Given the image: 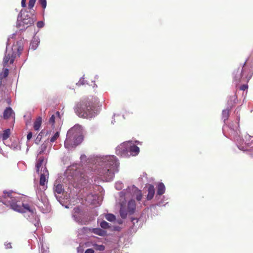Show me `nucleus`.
<instances>
[{
    "label": "nucleus",
    "mask_w": 253,
    "mask_h": 253,
    "mask_svg": "<svg viewBox=\"0 0 253 253\" xmlns=\"http://www.w3.org/2000/svg\"><path fill=\"white\" fill-rule=\"evenodd\" d=\"M99 101L97 98H84L78 102L74 108L76 114L83 118H91L97 114Z\"/></svg>",
    "instance_id": "obj_1"
},
{
    "label": "nucleus",
    "mask_w": 253,
    "mask_h": 253,
    "mask_svg": "<svg viewBox=\"0 0 253 253\" xmlns=\"http://www.w3.org/2000/svg\"><path fill=\"white\" fill-rule=\"evenodd\" d=\"M119 163L114 156H109L104 159L101 167L98 169V174L105 181L113 180L115 172L118 171Z\"/></svg>",
    "instance_id": "obj_2"
},
{
    "label": "nucleus",
    "mask_w": 253,
    "mask_h": 253,
    "mask_svg": "<svg viewBox=\"0 0 253 253\" xmlns=\"http://www.w3.org/2000/svg\"><path fill=\"white\" fill-rule=\"evenodd\" d=\"M12 193L3 192V194L1 196V201L2 203L10 206V208L18 212L25 213L27 211L30 212L32 213H34L35 209L32 207L29 204L21 203L17 199L12 196Z\"/></svg>",
    "instance_id": "obj_3"
},
{
    "label": "nucleus",
    "mask_w": 253,
    "mask_h": 253,
    "mask_svg": "<svg viewBox=\"0 0 253 253\" xmlns=\"http://www.w3.org/2000/svg\"><path fill=\"white\" fill-rule=\"evenodd\" d=\"M83 138L82 127L77 124L68 131L64 146L68 149L74 148L81 143Z\"/></svg>",
    "instance_id": "obj_4"
},
{
    "label": "nucleus",
    "mask_w": 253,
    "mask_h": 253,
    "mask_svg": "<svg viewBox=\"0 0 253 253\" xmlns=\"http://www.w3.org/2000/svg\"><path fill=\"white\" fill-rule=\"evenodd\" d=\"M238 124L235 126H232L231 125L229 126V129L230 130V135L231 137H233L234 140L237 143V146L240 150L243 151L247 150V148H245L244 146H243L244 144L245 145L250 146L251 148L253 149V142H250V140L253 136L248 134H246L244 136L245 138H241L240 136V131L238 129Z\"/></svg>",
    "instance_id": "obj_5"
},
{
    "label": "nucleus",
    "mask_w": 253,
    "mask_h": 253,
    "mask_svg": "<svg viewBox=\"0 0 253 253\" xmlns=\"http://www.w3.org/2000/svg\"><path fill=\"white\" fill-rule=\"evenodd\" d=\"M120 196L121 197H126V198L135 197L137 201H140L143 196L141 191L134 186L128 187L125 191H123L121 192Z\"/></svg>",
    "instance_id": "obj_6"
},
{
    "label": "nucleus",
    "mask_w": 253,
    "mask_h": 253,
    "mask_svg": "<svg viewBox=\"0 0 253 253\" xmlns=\"http://www.w3.org/2000/svg\"><path fill=\"white\" fill-rule=\"evenodd\" d=\"M166 187L163 183L159 182V206H165L168 204V198L166 196H162L165 193Z\"/></svg>",
    "instance_id": "obj_7"
},
{
    "label": "nucleus",
    "mask_w": 253,
    "mask_h": 253,
    "mask_svg": "<svg viewBox=\"0 0 253 253\" xmlns=\"http://www.w3.org/2000/svg\"><path fill=\"white\" fill-rule=\"evenodd\" d=\"M16 57V53L13 51L12 48L11 50L6 51L5 56L3 59V66L4 67L7 65L9 62L10 64H12Z\"/></svg>",
    "instance_id": "obj_8"
},
{
    "label": "nucleus",
    "mask_w": 253,
    "mask_h": 253,
    "mask_svg": "<svg viewBox=\"0 0 253 253\" xmlns=\"http://www.w3.org/2000/svg\"><path fill=\"white\" fill-rule=\"evenodd\" d=\"M116 154L122 157L129 156L128 143H123L118 146L116 149Z\"/></svg>",
    "instance_id": "obj_9"
},
{
    "label": "nucleus",
    "mask_w": 253,
    "mask_h": 253,
    "mask_svg": "<svg viewBox=\"0 0 253 253\" xmlns=\"http://www.w3.org/2000/svg\"><path fill=\"white\" fill-rule=\"evenodd\" d=\"M246 64V62L244 63V65ZM243 67L242 66L241 67L238 68L237 71H235L233 73L234 75V81L236 83V84L240 82L242 78V73L243 72Z\"/></svg>",
    "instance_id": "obj_10"
},
{
    "label": "nucleus",
    "mask_w": 253,
    "mask_h": 253,
    "mask_svg": "<svg viewBox=\"0 0 253 253\" xmlns=\"http://www.w3.org/2000/svg\"><path fill=\"white\" fill-rule=\"evenodd\" d=\"M139 152V148L134 145L128 143V154L129 156L131 155L133 156H136Z\"/></svg>",
    "instance_id": "obj_11"
},
{
    "label": "nucleus",
    "mask_w": 253,
    "mask_h": 253,
    "mask_svg": "<svg viewBox=\"0 0 253 253\" xmlns=\"http://www.w3.org/2000/svg\"><path fill=\"white\" fill-rule=\"evenodd\" d=\"M40 173H41L40 184L41 185L43 186L45 185L46 180V176L48 175V171L46 168L45 167L43 168L42 172V170H41Z\"/></svg>",
    "instance_id": "obj_12"
},
{
    "label": "nucleus",
    "mask_w": 253,
    "mask_h": 253,
    "mask_svg": "<svg viewBox=\"0 0 253 253\" xmlns=\"http://www.w3.org/2000/svg\"><path fill=\"white\" fill-rule=\"evenodd\" d=\"M136 208L135 201L134 200H130L128 201L127 204V211L130 214H132L134 212Z\"/></svg>",
    "instance_id": "obj_13"
},
{
    "label": "nucleus",
    "mask_w": 253,
    "mask_h": 253,
    "mask_svg": "<svg viewBox=\"0 0 253 253\" xmlns=\"http://www.w3.org/2000/svg\"><path fill=\"white\" fill-rule=\"evenodd\" d=\"M237 97L235 94H233L228 97L227 100V107L232 108L233 105L237 102Z\"/></svg>",
    "instance_id": "obj_14"
},
{
    "label": "nucleus",
    "mask_w": 253,
    "mask_h": 253,
    "mask_svg": "<svg viewBox=\"0 0 253 253\" xmlns=\"http://www.w3.org/2000/svg\"><path fill=\"white\" fill-rule=\"evenodd\" d=\"M12 115H14V113L13 112L11 108L7 107L4 111L3 118L4 119L7 120L10 118V117H11Z\"/></svg>",
    "instance_id": "obj_15"
},
{
    "label": "nucleus",
    "mask_w": 253,
    "mask_h": 253,
    "mask_svg": "<svg viewBox=\"0 0 253 253\" xmlns=\"http://www.w3.org/2000/svg\"><path fill=\"white\" fill-rule=\"evenodd\" d=\"M148 193L147 194V199L148 200H150L153 198L155 194V188L154 186L152 185H149L148 188Z\"/></svg>",
    "instance_id": "obj_16"
},
{
    "label": "nucleus",
    "mask_w": 253,
    "mask_h": 253,
    "mask_svg": "<svg viewBox=\"0 0 253 253\" xmlns=\"http://www.w3.org/2000/svg\"><path fill=\"white\" fill-rule=\"evenodd\" d=\"M42 118L41 117H39L34 123V128L35 130H38L42 125Z\"/></svg>",
    "instance_id": "obj_17"
},
{
    "label": "nucleus",
    "mask_w": 253,
    "mask_h": 253,
    "mask_svg": "<svg viewBox=\"0 0 253 253\" xmlns=\"http://www.w3.org/2000/svg\"><path fill=\"white\" fill-rule=\"evenodd\" d=\"M49 143L48 139H46L44 141V142L41 145L40 147V151L39 152V154L41 155L47 149Z\"/></svg>",
    "instance_id": "obj_18"
},
{
    "label": "nucleus",
    "mask_w": 253,
    "mask_h": 253,
    "mask_svg": "<svg viewBox=\"0 0 253 253\" xmlns=\"http://www.w3.org/2000/svg\"><path fill=\"white\" fill-rule=\"evenodd\" d=\"M127 211H126L125 209L123 202H122L121 204V208L120 210V213L121 217L123 218H126L127 214Z\"/></svg>",
    "instance_id": "obj_19"
},
{
    "label": "nucleus",
    "mask_w": 253,
    "mask_h": 253,
    "mask_svg": "<svg viewBox=\"0 0 253 253\" xmlns=\"http://www.w3.org/2000/svg\"><path fill=\"white\" fill-rule=\"evenodd\" d=\"M39 42L36 38H34L31 42L30 44V49L33 50H35L39 45Z\"/></svg>",
    "instance_id": "obj_20"
},
{
    "label": "nucleus",
    "mask_w": 253,
    "mask_h": 253,
    "mask_svg": "<svg viewBox=\"0 0 253 253\" xmlns=\"http://www.w3.org/2000/svg\"><path fill=\"white\" fill-rule=\"evenodd\" d=\"M44 161L43 157H40L37 163L36 164V171L37 173H40V168L42 166Z\"/></svg>",
    "instance_id": "obj_21"
},
{
    "label": "nucleus",
    "mask_w": 253,
    "mask_h": 253,
    "mask_svg": "<svg viewBox=\"0 0 253 253\" xmlns=\"http://www.w3.org/2000/svg\"><path fill=\"white\" fill-rule=\"evenodd\" d=\"M34 19L31 17L28 18H24L22 20V23L24 26L29 27L34 23Z\"/></svg>",
    "instance_id": "obj_22"
},
{
    "label": "nucleus",
    "mask_w": 253,
    "mask_h": 253,
    "mask_svg": "<svg viewBox=\"0 0 253 253\" xmlns=\"http://www.w3.org/2000/svg\"><path fill=\"white\" fill-rule=\"evenodd\" d=\"M231 109V108L227 107L226 109H224L222 111V119H223L224 123H225V121L227 120L229 116V111Z\"/></svg>",
    "instance_id": "obj_23"
},
{
    "label": "nucleus",
    "mask_w": 253,
    "mask_h": 253,
    "mask_svg": "<svg viewBox=\"0 0 253 253\" xmlns=\"http://www.w3.org/2000/svg\"><path fill=\"white\" fill-rule=\"evenodd\" d=\"M9 73V70L7 68H3L2 71L0 73V80H2L6 78Z\"/></svg>",
    "instance_id": "obj_24"
},
{
    "label": "nucleus",
    "mask_w": 253,
    "mask_h": 253,
    "mask_svg": "<svg viewBox=\"0 0 253 253\" xmlns=\"http://www.w3.org/2000/svg\"><path fill=\"white\" fill-rule=\"evenodd\" d=\"M54 191L55 193H57L58 194H60L63 193L64 189L63 188L62 185L60 184H57L56 186H55Z\"/></svg>",
    "instance_id": "obj_25"
},
{
    "label": "nucleus",
    "mask_w": 253,
    "mask_h": 253,
    "mask_svg": "<svg viewBox=\"0 0 253 253\" xmlns=\"http://www.w3.org/2000/svg\"><path fill=\"white\" fill-rule=\"evenodd\" d=\"M92 232L95 234L99 235V236H104L105 235V232L102 230L100 228H93L92 229Z\"/></svg>",
    "instance_id": "obj_26"
},
{
    "label": "nucleus",
    "mask_w": 253,
    "mask_h": 253,
    "mask_svg": "<svg viewBox=\"0 0 253 253\" xmlns=\"http://www.w3.org/2000/svg\"><path fill=\"white\" fill-rule=\"evenodd\" d=\"M10 129H6L3 131L2 135V138L3 140H6L10 136Z\"/></svg>",
    "instance_id": "obj_27"
},
{
    "label": "nucleus",
    "mask_w": 253,
    "mask_h": 253,
    "mask_svg": "<svg viewBox=\"0 0 253 253\" xmlns=\"http://www.w3.org/2000/svg\"><path fill=\"white\" fill-rule=\"evenodd\" d=\"M106 219L109 221H114L116 220L115 216L111 213H108L105 215Z\"/></svg>",
    "instance_id": "obj_28"
},
{
    "label": "nucleus",
    "mask_w": 253,
    "mask_h": 253,
    "mask_svg": "<svg viewBox=\"0 0 253 253\" xmlns=\"http://www.w3.org/2000/svg\"><path fill=\"white\" fill-rule=\"evenodd\" d=\"M43 134V130H42L39 134L38 135L37 138L35 139V143L37 144H39L41 142Z\"/></svg>",
    "instance_id": "obj_29"
},
{
    "label": "nucleus",
    "mask_w": 253,
    "mask_h": 253,
    "mask_svg": "<svg viewBox=\"0 0 253 253\" xmlns=\"http://www.w3.org/2000/svg\"><path fill=\"white\" fill-rule=\"evenodd\" d=\"M59 137V132L57 131L54 135L50 138V141L52 143L55 142Z\"/></svg>",
    "instance_id": "obj_30"
},
{
    "label": "nucleus",
    "mask_w": 253,
    "mask_h": 253,
    "mask_svg": "<svg viewBox=\"0 0 253 253\" xmlns=\"http://www.w3.org/2000/svg\"><path fill=\"white\" fill-rule=\"evenodd\" d=\"M100 226L102 228L107 229L109 228V223L105 221H102L100 223Z\"/></svg>",
    "instance_id": "obj_31"
},
{
    "label": "nucleus",
    "mask_w": 253,
    "mask_h": 253,
    "mask_svg": "<svg viewBox=\"0 0 253 253\" xmlns=\"http://www.w3.org/2000/svg\"><path fill=\"white\" fill-rule=\"evenodd\" d=\"M93 246L95 247V250H96L102 251L105 250V247L102 245H98L97 244H94Z\"/></svg>",
    "instance_id": "obj_32"
},
{
    "label": "nucleus",
    "mask_w": 253,
    "mask_h": 253,
    "mask_svg": "<svg viewBox=\"0 0 253 253\" xmlns=\"http://www.w3.org/2000/svg\"><path fill=\"white\" fill-rule=\"evenodd\" d=\"M36 0H29L28 2V8L32 9L34 7Z\"/></svg>",
    "instance_id": "obj_33"
},
{
    "label": "nucleus",
    "mask_w": 253,
    "mask_h": 253,
    "mask_svg": "<svg viewBox=\"0 0 253 253\" xmlns=\"http://www.w3.org/2000/svg\"><path fill=\"white\" fill-rule=\"evenodd\" d=\"M39 2L43 9L46 6V0H39Z\"/></svg>",
    "instance_id": "obj_34"
},
{
    "label": "nucleus",
    "mask_w": 253,
    "mask_h": 253,
    "mask_svg": "<svg viewBox=\"0 0 253 253\" xmlns=\"http://www.w3.org/2000/svg\"><path fill=\"white\" fill-rule=\"evenodd\" d=\"M13 50H17V51H18V55H20V54H21V52L22 51L23 48L21 46H19V47H16V46H15L14 47V48H13Z\"/></svg>",
    "instance_id": "obj_35"
},
{
    "label": "nucleus",
    "mask_w": 253,
    "mask_h": 253,
    "mask_svg": "<svg viewBox=\"0 0 253 253\" xmlns=\"http://www.w3.org/2000/svg\"><path fill=\"white\" fill-rule=\"evenodd\" d=\"M49 123L53 125L55 123V116L54 115H52L51 117L50 118L49 120Z\"/></svg>",
    "instance_id": "obj_36"
},
{
    "label": "nucleus",
    "mask_w": 253,
    "mask_h": 253,
    "mask_svg": "<svg viewBox=\"0 0 253 253\" xmlns=\"http://www.w3.org/2000/svg\"><path fill=\"white\" fill-rule=\"evenodd\" d=\"M37 26L38 28H41L43 27L44 23L42 21H39L37 23Z\"/></svg>",
    "instance_id": "obj_37"
},
{
    "label": "nucleus",
    "mask_w": 253,
    "mask_h": 253,
    "mask_svg": "<svg viewBox=\"0 0 253 253\" xmlns=\"http://www.w3.org/2000/svg\"><path fill=\"white\" fill-rule=\"evenodd\" d=\"M248 87V85L247 84H243L240 87V89L242 90H246Z\"/></svg>",
    "instance_id": "obj_38"
},
{
    "label": "nucleus",
    "mask_w": 253,
    "mask_h": 253,
    "mask_svg": "<svg viewBox=\"0 0 253 253\" xmlns=\"http://www.w3.org/2000/svg\"><path fill=\"white\" fill-rule=\"evenodd\" d=\"M32 135H33V133L32 132H29L28 134H27V139L28 140H30L32 137Z\"/></svg>",
    "instance_id": "obj_39"
},
{
    "label": "nucleus",
    "mask_w": 253,
    "mask_h": 253,
    "mask_svg": "<svg viewBox=\"0 0 253 253\" xmlns=\"http://www.w3.org/2000/svg\"><path fill=\"white\" fill-rule=\"evenodd\" d=\"M94 251L92 249H87L84 253H94Z\"/></svg>",
    "instance_id": "obj_40"
},
{
    "label": "nucleus",
    "mask_w": 253,
    "mask_h": 253,
    "mask_svg": "<svg viewBox=\"0 0 253 253\" xmlns=\"http://www.w3.org/2000/svg\"><path fill=\"white\" fill-rule=\"evenodd\" d=\"M5 246L6 249H11L12 248V246L10 243H5Z\"/></svg>",
    "instance_id": "obj_41"
},
{
    "label": "nucleus",
    "mask_w": 253,
    "mask_h": 253,
    "mask_svg": "<svg viewBox=\"0 0 253 253\" xmlns=\"http://www.w3.org/2000/svg\"><path fill=\"white\" fill-rule=\"evenodd\" d=\"M138 219H137V218H131V221H132V222L133 223V225H134V224H135V222H136V223H137V222H138Z\"/></svg>",
    "instance_id": "obj_42"
},
{
    "label": "nucleus",
    "mask_w": 253,
    "mask_h": 253,
    "mask_svg": "<svg viewBox=\"0 0 253 253\" xmlns=\"http://www.w3.org/2000/svg\"><path fill=\"white\" fill-rule=\"evenodd\" d=\"M26 0H21V6L23 7H25L26 6Z\"/></svg>",
    "instance_id": "obj_43"
},
{
    "label": "nucleus",
    "mask_w": 253,
    "mask_h": 253,
    "mask_svg": "<svg viewBox=\"0 0 253 253\" xmlns=\"http://www.w3.org/2000/svg\"><path fill=\"white\" fill-rule=\"evenodd\" d=\"M56 115H57V116H59V115H60V113H59V112L58 111L56 112Z\"/></svg>",
    "instance_id": "obj_44"
},
{
    "label": "nucleus",
    "mask_w": 253,
    "mask_h": 253,
    "mask_svg": "<svg viewBox=\"0 0 253 253\" xmlns=\"http://www.w3.org/2000/svg\"><path fill=\"white\" fill-rule=\"evenodd\" d=\"M237 120L238 121H239V116H237Z\"/></svg>",
    "instance_id": "obj_45"
},
{
    "label": "nucleus",
    "mask_w": 253,
    "mask_h": 253,
    "mask_svg": "<svg viewBox=\"0 0 253 253\" xmlns=\"http://www.w3.org/2000/svg\"><path fill=\"white\" fill-rule=\"evenodd\" d=\"M42 169H43V167H42ZM41 170H42V172L43 170H42V169H41Z\"/></svg>",
    "instance_id": "obj_46"
}]
</instances>
